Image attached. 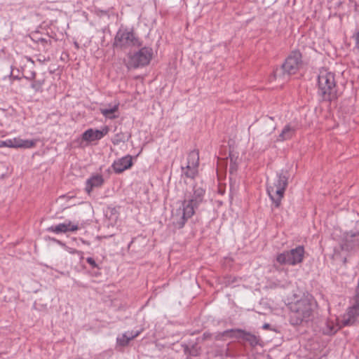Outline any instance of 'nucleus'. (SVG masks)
I'll list each match as a JSON object with an SVG mask.
<instances>
[{
    "label": "nucleus",
    "mask_w": 359,
    "mask_h": 359,
    "mask_svg": "<svg viewBox=\"0 0 359 359\" xmlns=\"http://www.w3.org/2000/svg\"><path fill=\"white\" fill-rule=\"evenodd\" d=\"M318 94L323 100L332 101L337 98L335 75L327 69L320 71L318 78Z\"/></svg>",
    "instance_id": "4"
},
{
    "label": "nucleus",
    "mask_w": 359,
    "mask_h": 359,
    "mask_svg": "<svg viewBox=\"0 0 359 359\" xmlns=\"http://www.w3.org/2000/svg\"><path fill=\"white\" fill-rule=\"evenodd\" d=\"M132 165V157L128 155L115 161L112 164V168L116 173L119 174L130 168Z\"/></svg>",
    "instance_id": "12"
},
{
    "label": "nucleus",
    "mask_w": 359,
    "mask_h": 359,
    "mask_svg": "<svg viewBox=\"0 0 359 359\" xmlns=\"http://www.w3.org/2000/svg\"><path fill=\"white\" fill-rule=\"evenodd\" d=\"M118 109V105H114L113 107L110 109H102L101 113L103 116H104L107 118H116L115 116H113L112 114L116 112Z\"/></svg>",
    "instance_id": "21"
},
{
    "label": "nucleus",
    "mask_w": 359,
    "mask_h": 359,
    "mask_svg": "<svg viewBox=\"0 0 359 359\" xmlns=\"http://www.w3.org/2000/svg\"><path fill=\"white\" fill-rule=\"evenodd\" d=\"M241 340L244 342L248 343L252 347H255L257 345L260 344L261 339L259 336H257L250 332H247L243 330Z\"/></svg>",
    "instance_id": "16"
},
{
    "label": "nucleus",
    "mask_w": 359,
    "mask_h": 359,
    "mask_svg": "<svg viewBox=\"0 0 359 359\" xmlns=\"http://www.w3.org/2000/svg\"><path fill=\"white\" fill-rule=\"evenodd\" d=\"M109 130L107 126H104L101 130L90 128L82 134V139L88 142L100 140L109 133Z\"/></svg>",
    "instance_id": "11"
},
{
    "label": "nucleus",
    "mask_w": 359,
    "mask_h": 359,
    "mask_svg": "<svg viewBox=\"0 0 359 359\" xmlns=\"http://www.w3.org/2000/svg\"><path fill=\"white\" fill-rule=\"evenodd\" d=\"M231 332L230 333L229 339H241L243 330L242 329H230Z\"/></svg>",
    "instance_id": "23"
},
{
    "label": "nucleus",
    "mask_w": 359,
    "mask_h": 359,
    "mask_svg": "<svg viewBox=\"0 0 359 359\" xmlns=\"http://www.w3.org/2000/svg\"><path fill=\"white\" fill-rule=\"evenodd\" d=\"M296 133V128L294 126H291L290 124H287L283 129L282 130L280 134L278 137V141H285L289 139H291Z\"/></svg>",
    "instance_id": "17"
},
{
    "label": "nucleus",
    "mask_w": 359,
    "mask_h": 359,
    "mask_svg": "<svg viewBox=\"0 0 359 359\" xmlns=\"http://www.w3.org/2000/svg\"><path fill=\"white\" fill-rule=\"evenodd\" d=\"M191 166L198 168L199 165V152L197 150L190 151L187 156V164Z\"/></svg>",
    "instance_id": "19"
},
{
    "label": "nucleus",
    "mask_w": 359,
    "mask_h": 359,
    "mask_svg": "<svg viewBox=\"0 0 359 359\" xmlns=\"http://www.w3.org/2000/svg\"><path fill=\"white\" fill-rule=\"evenodd\" d=\"M288 177L281 172L277 175V179L273 183H268L266 191L275 208H279L287 187Z\"/></svg>",
    "instance_id": "5"
},
{
    "label": "nucleus",
    "mask_w": 359,
    "mask_h": 359,
    "mask_svg": "<svg viewBox=\"0 0 359 359\" xmlns=\"http://www.w3.org/2000/svg\"><path fill=\"white\" fill-rule=\"evenodd\" d=\"M359 317V299L352 297L351 305L346 309L342 316V326L353 325Z\"/></svg>",
    "instance_id": "9"
},
{
    "label": "nucleus",
    "mask_w": 359,
    "mask_h": 359,
    "mask_svg": "<svg viewBox=\"0 0 359 359\" xmlns=\"http://www.w3.org/2000/svg\"><path fill=\"white\" fill-rule=\"evenodd\" d=\"M122 133L116 134L114 139L113 140L112 142L114 144H118L120 142L123 141L122 138Z\"/></svg>",
    "instance_id": "27"
},
{
    "label": "nucleus",
    "mask_w": 359,
    "mask_h": 359,
    "mask_svg": "<svg viewBox=\"0 0 359 359\" xmlns=\"http://www.w3.org/2000/svg\"><path fill=\"white\" fill-rule=\"evenodd\" d=\"M231 332L230 331V330H225L224 332H222V335H223L225 339H226V338H229L230 337V333Z\"/></svg>",
    "instance_id": "31"
},
{
    "label": "nucleus",
    "mask_w": 359,
    "mask_h": 359,
    "mask_svg": "<svg viewBox=\"0 0 359 359\" xmlns=\"http://www.w3.org/2000/svg\"><path fill=\"white\" fill-rule=\"evenodd\" d=\"M79 229V226L77 224H73L72 222L69 221L68 222H64L59 224L55 226H52L48 229V230L51 231L55 233H67L68 231H76Z\"/></svg>",
    "instance_id": "13"
},
{
    "label": "nucleus",
    "mask_w": 359,
    "mask_h": 359,
    "mask_svg": "<svg viewBox=\"0 0 359 359\" xmlns=\"http://www.w3.org/2000/svg\"><path fill=\"white\" fill-rule=\"evenodd\" d=\"M128 334H129V332H127L122 334L121 337H119L116 339L117 344L121 346H126L130 341V338L128 337Z\"/></svg>",
    "instance_id": "22"
},
{
    "label": "nucleus",
    "mask_w": 359,
    "mask_h": 359,
    "mask_svg": "<svg viewBox=\"0 0 359 359\" xmlns=\"http://www.w3.org/2000/svg\"><path fill=\"white\" fill-rule=\"evenodd\" d=\"M302 66V55L299 50H293L286 57L280 69L273 72V79L281 84L287 82L290 76L296 74Z\"/></svg>",
    "instance_id": "3"
},
{
    "label": "nucleus",
    "mask_w": 359,
    "mask_h": 359,
    "mask_svg": "<svg viewBox=\"0 0 359 359\" xmlns=\"http://www.w3.org/2000/svg\"><path fill=\"white\" fill-rule=\"evenodd\" d=\"M205 190L197 185H194L190 190H186L182 202V208L177 210L175 215H172V222L177 229H182L187 220L195 213V209L203 202Z\"/></svg>",
    "instance_id": "1"
},
{
    "label": "nucleus",
    "mask_w": 359,
    "mask_h": 359,
    "mask_svg": "<svg viewBox=\"0 0 359 359\" xmlns=\"http://www.w3.org/2000/svg\"><path fill=\"white\" fill-rule=\"evenodd\" d=\"M142 41L139 39L133 29H119L114 37V48L126 49L130 47H140Z\"/></svg>",
    "instance_id": "7"
},
{
    "label": "nucleus",
    "mask_w": 359,
    "mask_h": 359,
    "mask_svg": "<svg viewBox=\"0 0 359 359\" xmlns=\"http://www.w3.org/2000/svg\"><path fill=\"white\" fill-rule=\"evenodd\" d=\"M304 248L302 245H299L290 250H286L279 253L276 256V261L281 265L294 266L303 262L304 257Z\"/></svg>",
    "instance_id": "8"
},
{
    "label": "nucleus",
    "mask_w": 359,
    "mask_h": 359,
    "mask_svg": "<svg viewBox=\"0 0 359 359\" xmlns=\"http://www.w3.org/2000/svg\"><path fill=\"white\" fill-rule=\"evenodd\" d=\"M11 142L10 144L11 148H32L35 144L36 141L34 140H22L20 137H14L13 139H9Z\"/></svg>",
    "instance_id": "14"
},
{
    "label": "nucleus",
    "mask_w": 359,
    "mask_h": 359,
    "mask_svg": "<svg viewBox=\"0 0 359 359\" xmlns=\"http://www.w3.org/2000/svg\"><path fill=\"white\" fill-rule=\"evenodd\" d=\"M86 262L91 266L93 269H98V265L96 264L95 261L93 257H88L86 259Z\"/></svg>",
    "instance_id": "26"
},
{
    "label": "nucleus",
    "mask_w": 359,
    "mask_h": 359,
    "mask_svg": "<svg viewBox=\"0 0 359 359\" xmlns=\"http://www.w3.org/2000/svg\"><path fill=\"white\" fill-rule=\"evenodd\" d=\"M182 347L184 348V354L187 355V356H189V352H190L191 348L188 345H186V344H183Z\"/></svg>",
    "instance_id": "30"
},
{
    "label": "nucleus",
    "mask_w": 359,
    "mask_h": 359,
    "mask_svg": "<svg viewBox=\"0 0 359 359\" xmlns=\"http://www.w3.org/2000/svg\"><path fill=\"white\" fill-rule=\"evenodd\" d=\"M352 39L354 40L355 43L354 50L358 54H359V31L355 32L353 34Z\"/></svg>",
    "instance_id": "25"
},
{
    "label": "nucleus",
    "mask_w": 359,
    "mask_h": 359,
    "mask_svg": "<svg viewBox=\"0 0 359 359\" xmlns=\"http://www.w3.org/2000/svg\"><path fill=\"white\" fill-rule=\"evenodd\" d=\"M210 337H211V334H210V333H209V332H205V333H203V339L204 340H205V339H209V338H210Z\"/></svg>",
    "instance_id": "33"
},
{
    "label": "nucleus",
    "mask_w": 359,
    "mask_h": 359,
    "mask_svg": "<svg viewBox=\"0 0 359 359\" xmlns=\"http://www.w3.org/2000/svg\"><path fill=\"white\" fill-rule=\"evenodd\" d=\"M182 175L187 177L194 179L198 175V168L187 165L185 167H182Z\"/></svg>",
    "instance_id": "20"
},
{
    "label": "nucleus",
    "mask_w": 359,
    "mask_h": 359,
    "mask_svg": "<svg viewBox=\"0 0 359 359\" xmlns=\"http://www.w3.org/2000/svg\"><path fill=\"white\" fill-rule=\"evenodd\" d=\"M103 183L104 179L101 175H93L86 181V191L90 194L94 187H100Z\"/></svg>",
    "instance_id": "15"
},
{
    "label": "nucleus",
    "mask_w": 359,
    "mask_h": 359,
    "mask_svg": "<svg viewBox=\"0 0 359 359\" xmlns=\"http://www.w3.org/2000/svg\"><path fill=\"white\" fill-rule=\"evenodd\" d=\"M317 308V302L312 295H304L299 299L289 304L290 323L299 325L310 321Z\"/></svg>",
    "instance_id": "2"
},
{
    "label": "nucleus",
    "mask_w": 359,
    "mask_h": 359,
    "mask_svg": "<svg viewBox=\"0 0 359 359\" xmlns=\"http://www.w3.org/2000/svg\"><path fill=\"white\" fill-rule=\"evenodd\" d=\"M341 326L339 325L337 322L332 320H327L325 323V328L323 330V332L325 334L332 335L334 334L339 329H341Z\"/></svg>",
    "instance_id": "18"
},
{
    "label": "nucleus",
    "mask_w": 359,
    "mask_h": 359,
    "mask_svg": "<svg viewBox=\"0 0 359 359\" xmlns=\"http://www.w3.org/2000/svg\"><path fill=\"white\" fill-rule=\"evenodd\" d=\"M152 57V48L148 46H144L137 51L128 53L125 65L128 69L143 67L149 64Z\"/></svg>",
    "instance_id": "6"
},
{
    "label": "nucleus",
    "mask_w": 359,
    "mask_h": 359,
    "mask_svg": "<svg viewBox=\"0 0 359 359\" xmlns=\"http://www.w3.org/2000/svg\"><path fill=\"white\" fill-rule=\"evenodd\" d=\"M269 327V324H264V325H263V328H264V329H268Z\"/></svg>",
    "instance_id": "34"
},
{
    "label": "nucleus",
    "mask_w": 359,
    "mask_h": 359,
    "mask_svg": "<svg viewBox=\"0 0 359 359\" xmlns=\"http://www.w3.org/2000/svg\"><path fill=\"white\" fill-rule=\"evenodd\" d=\"M216 340H224L225 338L223 335H222V332H218L215 337Z\"/></svg>",
    "instance_id": "32"
},
{
    "label": "nucleus",
    "mask_w": 359,
    "mask_h": 359,
    "mask_svg": "<svg viewBox=\"0 0 359 359\" xmlns=\"http://www.w3.org/2000/svg\"><path fill=\"white\" fill-rule=\"evenodd\" d=\"M140 331H137L135 332H129V334H128V337L130 338V341H131L135 337H137L140 334Z\"/></svg>",
    "instance_id": "28"
},
{
    "label": "nucleus",
    "mask_w": 359,
    "mask_h": 359,
    "mask_svg": "<svg viewBox=\"0 0 359 359\" xmlns=\"http://www.w3.org/2000/svg\"><path fill=\"white\" fill-rule=\"evenodd\" d=\"M358 236H359L358 232L346 233L340 243L341 250L351 252L358 248L359 246V240L356 238Z\"/></svg>",
    "instance_id": "10"
},
{
    "label": "nucleus",
    "mask_w": 359,
    "mask_h": 359,
    "mask_svg": "<svg viewBox=\"0 0 359 359\" xmlns=\"http://www.w3.org/2000/svg\"><path fill=\"white\" fill-rule=\"evenodd\" d=\"M10 144H11V142L9 139L6 140L4 141H1L0 142V147H10V145H11Z\"/></svg>",
    "instance_id": "29"
},
{
    "label": "nucleus",
    "mask_w": 359,
    "mask_h": 359,
    "mask_svg": "<svg viewBox=\"0 0 359 359\" xmlns=\"http://www.w3.org/2000/svg\"><path fill=\"white\" fill-rule=\"evenodd\" d=\"M201 354V347L198 346L196 344L191 347V351L189 352V356L196 357Z\"/></svg>",
    "instance_id": "24"
}]
</instances>
